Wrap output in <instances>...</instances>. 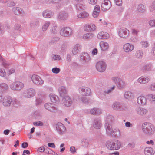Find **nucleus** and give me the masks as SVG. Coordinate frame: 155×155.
<instances>
[{
  "label": "nucleus",
  "mask_w": 155,
  "mask_h": 155,
  "mask_svg": "<svg viewBox=\"0 0 155 155\" xmlns=\"http://www.w3.org/2000/svg\"><path fill=\"white\" fill-rule=\"evenodd\" d=\"M12 11L14 13L17 15H23L24 14V11L21 8L19 7H14L12 9Z\"/></svg>",
  "instance_id": "nucleus-33"
},
{
  "label": "nucleus",
  "mask_w": 155,
  "mask_h": 155,
  "mask_svg": "<svg viewBox=\"0 0 155 155\" xmlns=\"http://www.w3.org/2000/svg\"><path fill=\"white\" fill-rule=\"evenodd\" d=\"M81 48V45L78 44L75 45L74 48H73L72 52L73 54L74 55L77 54L79 51H80Z\"/></svg>",
  "instance_id": "nucleus-31"
},
{
  "label": "nucleus",
  "mask_w": 155,
  "mask_h": 155,
  "mask_svg": "<svg viewBox=\"0 0 155 155\" xmlns=\"http://www.w3.org/2000/svg\"><path fill=\"white\" fill-rule=\"evenodd\" d=\"M51 101L53 103H56L59 101L58 97L55 94H50L49 95Z\"/></svg>",
  "instance_id": "nucleus-34"
},
{
  "label": "nucleus",
  "mask_w": 155,
  "mask_h": 155,
  "mask_svg": "<svg viewBox=\"0 0 155 155\" xmlns=\"http://www.w3.org/2000/svg\"><path fill=\"white\" fill-rule=\"evenodd\" d=\"M144 153L145 155H153L155 151L152 147H147L144 150Z\"/></svg>",
  "instance_id": "nucleus-27"
},
{
  "label": "nucleus",
  "mask_w": 155,
  "mask_h": 155,
  "mask_svg": "<svg viewBox=\"0 0 155 155\" xmlns=\"http://www.w3.org/2000/svg\"><path fill=\"white\" fill-rule=\"evenodd\" d=\"M6 75V73L3 68H0V76L2 77H5Z\"/></svg>",
  "instance_id": "nucleus-50"
},
{
  "label": "nucleus",
  "mask_w": 155,
  "mask_h": 155,
  "mask_svg": "<svg viewBox=\"0 0 155 155\" xmlns=\"http://www.w3.org/2000/svg\"><path fill=\"white\" fill-rule=\"evenodd\" d=\"M78 91L80 94L83 96H89L91 93L90 89L88 87L84 86H82L79 87Z\"/></svg>",
  "instance_id": "nucleus-13"
},
{
  "label": "nucleus",
  "mask_w": 155,
  "mask_h": 155,
  "mask_svg": "<svg viewBox=\"0 0 155 155\" xmlns=\"http://www.w3.org/2000/svg\"><path fill=\"white\" fill-rule=\"evenodd\" d=\"M112 108L115 110L121 111L124 110V107L122 104L118 101H115L112 104Z\"/></svg>",
  "instance_id": "nucleus-17"
},
{
  "label": "nucleus",
  "mask_w": 155,
  "mask_h": 155,
  "mask_svg": "<svg viewBox=\"0 0 155 155\" xmlns=\"http://www.w3.org/2000/svg\"><path fill=\"white\" fill-rule=\"evenodd\" d=\"M33 124L37 126H42L44 125V123L41 121H38L37 122H35L33 123Z\"/></svg>",
  "instance_id": "nucleus-58"
},
{
  "label": "nucleus",
  "mask_w": 155,
  "mask_h": 155,
  "mask_svg": "<svg viewBox=\"0 0 155 155\" xmlns=\"http://www.w3.org/2000/svg\"><path fill=\"white\" fill-rule=\"evenodd\" d=\"M89 3L91 5H95L97 3V0H87Z\"/></svg>",
  "instance_id": "nucleus-63"
},
{
  "label": "nucleus",
  "mask_w": 155,
  "mask_h": 155,
  "mask_svg": "<svg viewBox=\"0 0 155 155\" xmlns=\"http://www.w3.org/2000/svg\"><path fill=\"white\" fill-rule=\"evenodd\" d=\"M80 60L82 63L85 64L89 62L91 58L89 54L87 52H82L80 56Z\"/></svg>",
  "instance_id": "nucleus-7"
},
{
  "label": "nucleus",
  "mask_w": 155,
  "mask_h": 155,
  "mask_svg": "<svg viewBox=\"0 0 155 155\" xmlns=\"http://www.w3.org/2000/svg\"><path fill=\"white\" fill-rule=\"evenodd\" d=\"M89 13L83 11L80 13L78 16L79 18H86L89 16Z\"/></svg>",
  "instance_id": "nucleus-41"
},
{
  "label": "nucleus",
  "mask_w": 155,
  "mask_h": 155,
  "mask_svg": "<svg viewBox=\"0 0 155 155\" xmlns=\"http://www.w3.org/2000/svg\"><path fill=\"white\" fill-rule=\"evenodd\" d=\"M24 85L23 83L19 81L13 82L9 84V87L12 90L19 91L24 87Z\"/></svg>",
  "instance_id": "nucleus-4"
},
{
  "label": "nucleus",
  "mask_w": 155,
  "mask_h": 155,
  "mask_svg": "<svg viewBox=\"0 0 155 155\" xmlns=\"http://www.w3.org/2000/svg\"><path fill=\"white\" fill-rule=\"evenodd\" d=\"M50 22L49 21H45L44 24L43 25L42 27V30L43 31H46L47 29L48 28L50 25Z\"/></svg>",
  "instance_id": "nucleus-46"
},
{
  "label": "nucleus",
  "mask_w": 155,
  "mask_h": 155,
  "mask_svg": "<svg viewBox=\"0 0 155 155\" xmlns=\"http://www.w3.org/2000/svg\"><path fill=\"white\" fill-rule=\"evenodd\" d=\"M31 79L33 83L37 85H41L44 83V81L40 77L36 74L33 75Z\"/></svg>",
  "instance_id": "nucleus-11"
},
{
  "label": "nucleus",
  "mask_w": 155,
  "mask_h": 155,
  "mask_svg": "<svg viewBox=\"0 0 155 155\" xmlns=\"http://www.w3.org/2000/svg\"><path fill=\"white\" fill-rule=\"evenodd\" d=\"M124 51L126 53H129L131 52L134 49V45L129 43L124 44L123 46Z\"/></svg>",
  "instance_id": "nucleus-19"
},
{
  "label": "nucleus",
  "mask_w": 155,
  "mask_h": 155,
  "mask_svg": "<svg viewBox=\"0 0 155 155\" xmlns=\"http://www.w3.org/2000/svg\"><path fill=\"white\" fill-rule=\"evenodd\" d=\"M0 60L2 61V64L6 68L10 65V64L7 61H5L4 59L2 58L1 55H0Z\"/></svg>",
  "instance_id": "nucleus-45"
},
{
  "label": "nucleus",
  "mask_w": 155,
  "mask_h": 155,
  "mask_svg": "<svg viewBox=\"0 0 155 155\" xmlns=\"http://www.w3.org/2000/svg\"><path fill=\"white\" fill-rule=\"evenodd\" d=\"M106 66V64L105 62L99 61L96 64V67L97 70L99 72H102L105 70Z\"/></svg>",
  "instance_id": "nucleus-9"
},
{
  "label": "nucleus",
  "mask_w": 155,
  "mask_h": 155,
  "mask_svg": "<svg viewBox=\"0 0 155 155\" xmlns=\"http://www.w3.org/2000/svg\"><path fill=\"white\" fill-rule=\"evenodd\" d=\"M105 128L106 130V132L107 134L110 135L111 134L113 130L112 128L111 125L109 123H105L104 124Z\"/></svg>",
  "instance_id": "nucleus-29"
},
{
  "label": "nucleus",
  "mask_w": 155,
  "mask_h": 155,
  "mask_svg": "<svg viewBox=\"0 0 155 155\" xmlns=\"http://www.w3.org/2000/svg\"><path fill=\"white\" fill-rule=\"evenodd\" d=\"M57 26L56 25H54L52 27V29H51V32L53 34H56L57 32Z\"/></svg>",
  "instance_id": "nucleus-53"
},
{
  "label": "nucleus",
  "mask_w": 155,
  "mask_h": 155,
  "mask_svg": "<svg viewBox=\"0 0 155 155\" xmlns=\"http://www.w3.org/2000/svg\"><path fill=\"white\" fill-rule=\"evenodd\" d=\"M8 88V85L5 83H3L0 84V88L2 91H7Z\"/></svg>",
  "instance_id": "nucleus-43"
},
{
  "label": "nucleus",
  "mask_w": 155,
  "mask_h": 155,
  "mask_svg": "<svg viewBox=\"0 0 155 155\" xmlns=\"http://www.w3.org/2000/svg\"><path fill=\"white\" fill-rule=\"evenodd\" d=\"M150 12H153L155 11V0L152 3V5L150 8Z\"/></svg>",
  "instance_id": "nucleus-57"
},
{
  "label": "nucleus",
  "mask_w": 155,
  "mask_h": 155,
  "mask_svg": "<svg viewBox=\"0 0 155 155\" xmlns=\"http://www.w3.org/2000/svg\"><path fill=\"white\" fill-rule=\"evenodd\" d=\"M136 113L138 115L143 116L148 113V110L146 109L140 107H136L135 110Z\"/></svg>",
  "instance_id": "nucleus-15"
},
{
  "label": "nucleus",
  "mask_w": 155,
  "mask_h": 155,
  "mask_svg": "<svg viewBox=\"0 0 155 155\" xmlns=\"http://www.w3.org/2000/svg\"><path fill=\"white\" fill-rule=\"evenodd\" d=\"M3 105L6 107H8L10 106L11 104L13 106L17 107L20 104L19 102L16 98H12L9 96H5L2 100Z\"/></svg>",
  "instance_id": "nucleus-1"
},
{
  "label": "nucleus",
  "mask_w": 155,
  "mask_h": 155,
  "mask_svg": "<svg viewBox=\"0 0 155 155\" xmlns=\"http://www.w3.org/2000/svg\"><path fill=\"white\" fill-rule=\"evenodd\" d=\"M96 26L93 24H87L84 26V30L86 31H92L96 29Z\"/></svg>",
  "instance_id": "nucleus-23"
},
{
  "label": "nucleus",
  "mask_w": 155,
  "mask_h": 155,
  "mask_svg": "<svg viewBox=\"0 0 155 155\" xmlns=\"http://www.w3.org/2000/svg\"><path fill=\"white\" fill-rule=\"evenodd\" d=\"M94 35L91 33H87L84 34L83 37L84 39H90L93 38Z\"/></svg>",
  "instance_id": "nucleus-44"
},
{
  "label": "nucleus",
  "mask_w": 155,
  "mask_h": 155,
  "mask_svg": "<svg viewBox=\"0 0 155 155\" xmlns=\"http://www.w3.org/2000/svg\"><path fill=\"white\" fill-rule=\"evenodd\" d=\"M83 5L81 4H78L75 5V7L77 10L80 11L83 9Z\"/></svg>",
  "instance_id": "nucleus-52"
},
{
  "label": "nucleus",
  "mask_w": 155,
  "mask_h": 155,
  "mask_svg": "<svg viewBox=\"0 0 155 155\" xmlns=\"http://www.w3.org/2000/svg\"><path fill=\"white\" fill-rule=\"evenodd\" d=\"M60 69L59 68L57 67H54L52 68V71L53 73L58 74L60 71Z\"/></svg>",
  "instance_id": "nucleus-55"
},
{
  "label": "nucleus",
  "mask_w": 155,
  "mask_h": 155,
  "mask_svg": "<svg viewBox=\"0 0 155 155\" xmlns=\"http://www.w3.org/2000/svg\"><path fill=\"white\" fill-rule=\"evenodd\" d=\"M60 33L61 36L64 37H68L72 35L73 31L72 29L70 28L64 27L61 29Z\"/></svg>",
  "instance_id": "nucleus-5"
},
{
  "label": "nucleus",
  "mask_w": 155,
  "mask_h": 155,
  "mask_svg": "<svg viewBox=\"0 0 155 155\" xmlns=\"http://www.w3.org/2000/svg\"><path fill=\"white\" fill-rule=\"evenodd\" d=\"M102 111L99 108H93L90 110V113L93 115L99 114L101 113Z\"/></svg>",
  "instance_id": "nucleus-37"
},
{
  "label": "nucleus",
  "mask_w": 155,
  "mask_h": 155,
  "mask_svg": "<svg viewBox=\"0 0 155 155\" xmlns=\"http://www.w3.org/2000/svg\"><path fill=\"white\" fill-rule=\"evenodd\" d=\"M150 80V78L149 76H143L137 79V81L142 84H144L148 83Z\"/></svg>",
  "instance_id": "nucleus-22"
},
{
  "label": "nucleus",
  "mask_w": 155,
  "mask_h": 155,
  "mask_svg": "<svg viewBox=\"0 0 155 155\" xmlns=\"http://www.w3.org/2000/svg\"><path fill=\"white\" fill-rule=\"evenodd\" d=\"M111 7V3L109 0H103L101 4V9L103 11H106Z\"/></svg>",
  "instance_id": "nucleus-8"
},
{
  "label": "nucleus",
  "mask_w": 155,
  "mask_h": 155,
  "mask_svg": "<svg viewBox=\"0 0 155 155\" xmlns=\"http://www.w3.org/2000/svg\"><path fill=\"white\" fill-rule=\"evenodd\" d=\"M152 65L150 64H147L144 65L141 68V70L143 71H149L152 68Z\"/></svg>",
  "instance_id": "nucleus-39"
},
{
  "label": "nucleus",
  "mask_w": 155,
  "mask_h": 155,
  "mask_svg": "<svg viewBox=\"0 0 155 155\" xmlns=\"http://www.w3.org/2000/svg\"><path fill=\"white\" fill-rule=\"evenodd\" d=\"M100 46L101 49L103 51H105L109 48L108 44L104 41H101L100 42Z\"/></svg>",
  "instance_id": "nucleus-35"
},
{
  "label": "nucleus",
  "mask_w": 155,
  "mask_h": 155,
  "mask_svg": "<svg viewBox=\"0 0 155 155\" xmlns=\"http://www.w3.org/2000/svg\"><path fill=\"white\" fill-rule=\"evenodd\" d=\"M54 15V12L49 9H46L44 10L42 13V16L46 18H51Z\"/></svg>",
  "instance_id": "nucleus-21"
},
{
  "label": "nucleus",
  "mask_w": 155,
  "mask_h": 155,
  "mask_svg": "<svg viewBox=\"0 0 155 155\" xmlns=\"http://www.w3.org/2000/svg\"><path fill=\"white\" fill-rule=\"evenodd\" d=\"M113 120V117L112 116L109 115L107 116L106 120L105 123H107L110 124Z\"/></svg>",
  "instance_id": "nucleus-48"
},
{
  "label": "nucleus",
  "mask_w": 155,
  "mask_h": 155,
  "mask_svg": "<svg viewBox=\"0 0 155 155\" xmlns=\"http://www.w3.org/2000/svg\"><path fill=\"white\" fill-rule=\"evenodd\" d=\"M147 97L150 101L155 102V95L149 94L147 95Z\"/></svg>",
  "instance_id": "nucleus-49"
},
{
  "label": "nucleus",
  "mask_w": 155,
  "mask_h": 155,
  "mask_svg": "<svg viewBox=\"0 0 155 155\" xmlns=\"http://www.w3.org/2000/svg\"><path fill=\"white\" fill-rule=\"evenodd\" d=\"M52 61L58 62L60 61L61 58L60 55L56 54H52L51 57Z\"/></svg>",
  "instance_id": "nucleus-38"
},
{
  "label": "nucleus",
  "mask_w": 155,
  "mask_h": 155,
  "mask_svg": "<svg viewBox=\"0 0 155 155\" xmlns=\"http://www.w3.org/2000/svg\"><path fill=\"white\" fill-rule=\"evenodd\" d=\"M121 144L119 141L115 140L112 141H107L106 143V146L108 149L116 150L120 148Z\"/></svg>",
  "instance_id": "nucleus-3"
},
{
  "label": "nucleus",
  "mask_w": 155,
  "mask_h": 155,
  "mask_svg": "<svg viewBox=\"0 0 155 155\" xmlns=\"http://www.w3.org/2000/svg\"><path fill=\"white\" fill-rule=\"evenodd\" d=\"M137 101L139 104L143 106L145 105L147 103V99L145 97L140 96L137 98Z\"/></svg>",
  "instance_id": "nucleus-25"
},
{
  "label": "nucleus",
  "mask_w": 155,
  "mask_h": 155,
  "mask_svg": "<svg viewBox=\"0 0 155 155\" xmlns=\"http://www.w3.org/2000/svg\"><path fill=\"white\" fill-rule=\"evenodd\" d=\"M44 107L45 109L51 112H54L57 110V108L55 107V105L51 103H48L45 104Z\"/></svg>",
  "instance_id": "nucleus-18"
},
{
  "label": "nucleus",
  "mask_w": 155,
  "mask_h": 155,
  "mask_svg": "<svg viewBox=\"0 0 155 155\" xmlns=\"http://www.w3.org/2000/svg\"><path fill=\"white\" fill-rule=\"evenodd\" d=\"M142 128L143 132L148 135H152L155 131V126L150 123H143L142 125Z\"/></svg>",
  "instance_id": "nucleus-2"
},
{
  "label": "nucleus",
  "mask_w": 155,
  "mask_h": 155,
  "mask_svg": "<svg viewBox=\"0 0 155 155\" xmlns=\"http://www.w3.org/2000/svg\"><path fill=\"white\" fill-rule=\"evenodd\" d=\"M58 91L61 97H64L66 96L67 91L65 87L64 86L60 87L58 89Z\"/></svg>",
  "instance_id": "nucleus-30"
},
{
  "label": "nucleus",
  "mask_w": 155,
  "mask_h": 155,
  "mask_svg": "<svg viewBox=\"0 0 155 155\" xmlns=\"http://www.w3.org/2000/svg\"><path fill=\"white\" fill-rule=\"evenodd\" d=\"M108 33L104 32H100L97 35V38L99 39H106L109 38Z\"/></svg>",
  "instance_id": "nucleus-28"
},
{
  "label": "nucleus",
  "mask_w": 155,
  "mask_h": 155,
  "mask_svg": "<svg viewBox=\"0 0 155 155\" xmlns=\"http://www.w3.org/2000/svg\"><path fill=\"white\" fill-rule=\"evenodd\" d=\"M100 12V7L98 5H96L92 13V16L94 18H97Z\"/></svg>",
  "instance_id": "nucleus-24"
},
{
  "label": "nucleus",
  "mask_w": 155,
  "mask_h": 155,
  "mask_svg": "<svg viewBox=\"0 0 155 155\" xmlns=\"http://www.w3.org/2000/svg\"><path fill=\"white\" fill-rule=\"evenodd\" d=\"M130 40L131 41L133 42H136L138 41V38L134 36H132L130 38Z\"/></svg>",
  "instance_id": "nucleus-64"
},
{
  "label": "nucleus",
  "mask_w": 155,
  "mask_h": 155,
  "mask_svg": "<svg viewBox=\"0 0 155 155\" xmlns=\"http://www.w3.org/2000/svg\"><path fill=\"white\" fill-rule=\"evenodd\" d=\"M118 35L121 38H126L129 35V30L125 28H121L119 30Z\"/></svg>",
  "instance_id": "nucleus-14"
},
{
  "label": "nucleus",
  "mask_w": 155,
  "mask_h": 155,
  "mask_svg": "<svg viewBox=\"0 0 155 155\" xmlns=\"http://www.w3.org/2000/svg\"><path fill=\"white\" fill-rule=\"evenodd\" d=\"M35 94V90L33 88H29L25 90L23 94L25 97L29 98L34 97Z\"/></svg>",
  "instance_id": "nucleus-12"
},
{
  "label": "nucleus",
  "mask_w": 155,
  "mask_h": 155,
  "mask_svg": "<svg viewBox=\"0 0 155 155\" xmlns=\"http://www.w3.org/2000/svg\"><path fill=\"white\" fill-rule=\"evenodd\" d=\"M93 125L94 127L96 129H100L101 127L102 124L101 120L98 118L94 119Z\"/></svg>",
  "instance_id": "nucleus-26"
},
{
  "label": "nucleus",
  "mask_w": 155,
  "mask_h": 155,
  "mask_svg": "<svg viewBox=\"0 0 155 155\" xmlns=\"http://www.w3.org/2000/svg\"><path fill=\"white\" fill-rule=\"evenodd\" d=\"M141 44L143 48H146L148 47V43L145 41H142L141 42Z\"/></svg>",
  "instance_id": "nucleus-54"
},
{
  "label": "nucleus",
  "mask_w": 155,
  "mask_h": 155,
  "mask_svg": "<svg viewBox=\"0 0 155 155\" xmlns=\"http://www.w3.org/2000/svg\"><path fill=\"white\" fill-rule=\"evenodd\" d=\"M143 55V51L141 50H139L136 51L135 56L137 58L141 59L142 58Z\"/></svg>",
  "instance_id": "nucleus-40"
},
{
  "label": "nucleus",
  "mask_w": 155,
  "mask_h": 155,
  "mask_svg": "<svg viewBox=\"0 0 155 155\" xmlns=\"http://www.w3.org/2000/svg\"><path fill=\"white\" fill-rule=\"evenodd\" d=\"M132 96V93L129 91L125 92L124 94V98L127 99H130Z\"/></svg>",
  "instance_id": "nucleus-42"
},
{
  "label": "nucleus",
  "mask_w": 155,
  "mask_h": 155,
  "mask_svg": "<svg viewBox=\"0 0 155 155\" xmlns=\"http://www.w3.org/2000/svg\"><path fill=\"white\" fill-rule=\"evenodd\" d=\"M68 16L69 15L67 12L61 11L58 13L57 18L60 21H64L68 18Z\"/></svg>",
  "instance_id": "nucleus-16"
},
{
  "label": "nucleus",
  "mask_w": 155,
  "mask_h": 155,
  "mask_svg": "<svg viewBox=\"0 0 155 155\" xmlns=\"http://www.w3.org/2000/svg\"><path fill=\"white\" fill-rule=\"evenodd\" d=\"M60 0H58L60 1ZM58 0H45L46 3L48 4L56 3Z\"/></svg>",
  "instance_id": "nucleus-60"
},
{
  "label": "nucleus",
  "mask_w": 155,
  "mask_h": 155,
  "mask_svg": "<svg viewBox=\"0 0 155 155\" xmlns=\"http://www.w3.org/2000/svg\"><path fill=\"white\" fill-rule=\"evenodd\" d=\"M72 101L71 98L68 96H66L63 98L62 103L63 105L66 107L70 106L72 104Z\"/></svg>",
  "instance_id": "nucleus-20"
},
{
  "label": "nucleus",
  "mask_w": 155,
  "mask_h": 155,
  "mask_svg": "<svg viewBox=\"0 0 155 155\" xmlns=\"http://www.w3.org/2000/svg\"><path fill=\"white\" fill-rule=\"evenodd\" d=\"M137 9L139 12L141 13L144 12L145 11L144 6L142 4H140L138 6Z\"/></svg>",
  "instance_id": "nucleus-47"
},
{
  "label": "nucleus",
  "mask_w": 155,
  "mask_h": 155,
  "mask_svg": "<svg viewBox=\"0 0 155 155\" xmlns=\"http://www.w3.org/2000/svg\"><path fill=\"white\" fill-rule=\"evenodd\" d=\"M115 86H113L110 89H109L107 90H105L104 91V92L105 94H108L111 92L112 90L114 89V88Z\"/></svg>",
  "instance_id": "nucleus-62"
},
{
  "label": "nucleus",
  "mask_w": 155,
  "mask_h": 155,
  "mask_svg": "<svg viewBox=\"0 0 155 155\" xmlns=\"http://www.w3.org/2000/svg\"><path fill=\"white\" fill-rule=\"evenodd\" d=\"M110 136L115 138H118L120 136V130L118 128H116L113 130Z\"/></svg>",
  "instance_id": "nucleus-32"
},
{
  "label": "nucleus",
  "mask_w": 155,
  "mask_h": 155,
  "mask_svg": "<svg viewBox=\"0 0 155 155\" xmlns=\"http://www.w3.org/2000/svg\"><path fill=\"white\" fill-rule=\"evenodd\" d=\"M111 80L115 82L118 88L119 89H123L126 85V84L124 81L117 77H113L111 78Z\"/></svg>",
  "instance_id": "nucleus-6"
},
{
  "label": "nucleus",
  "mask_w": 155,
  "mask_h": 155,
  "mask_svg": "<svg viewBox=\"0 0 155 155\" xmlns=\"http://www.w3.org/2000/svg\"><path fill=\"white\" fill-rule=\"evenodd\" d=\"M89 139L86 138H83L81 140V146L84 147H88L89 143Z\"/></svg>",
  "instance_id": "nucleus-36"
},
{
  "label": "nucleus",
  "mask_w": 155,
  "mask_h": 155,
  "mask_svg": "<svg viewBox=\"0 0 155 155\" xmlns=\"http://www.w3.org/2000/svg\"><path fill=\"white\" fill-rule=\"evenodd\" d=\"M114 1L117 5L121 6L122 5V0H114Z\"/></svg>",
  "instance_id": "nucleus-61"
},
{
  "label": "nucleus",
  "mask_w": 155,
  "mask_h": 155,
  "mask_svg": "<svg viewBox=\"0 0 155 155\" xmlns=\"http://www.w3.org/2000/svg\"><path fill=\"white\" fill-rule=\"evenodd\" d=\"M56 128L57 133L61 135L65 133L66 129L65 127L61 123L58 122L56 125Z\"/></svg>",
  "instance_id": "nucleus-10"
},
{
  "label": "nucleus",
  "mask_w": 155,
  "mask_h": 155,
  "mask_svg": "<svg viewBox=\"0 0 155 155\" xmlns=\"http://www.w3.org/2000/svg\"><path fill=\"white\" fill-rule=\"evenodd\" d=\"M15 71V69L14 68H11L8 69L7 71V74L8 75H10L11 74L14 73Z\"/></svg>",
  "instance_id": "nucleus-56"
},
{
  "label": "nucleus",
  "mask_w": 155,
  "mask_h": 155,
  "mask_svg": "<svg viewBox=\"0 0 155 155\" xmlns=\"http://www.w3.org/2000/svg\"><path fill=\"white\" fill-rule=\"evenodd\" d=\"M46 150H47V153L51 155H58L57 153L54 152L50 148H48L47 149H46Z\"/></svg>",
  "instance_id": "nucleus-51"
},
{
  "label": "nucleus",
  "mask_w": 155,
  "mask_h": 155,
  "mask_svg": "<svg viewBox=\"0 0 155 155\" xmlns=\"http://www.w3.org/2000/svg\"><path fill=\"white\" fill-rule=\"evenodd\" d=\"M149 25L151 27H155V20H151L148 22Z\"/></svg>",
  "instance_id": "nucleus-59"
}]
</instances>
